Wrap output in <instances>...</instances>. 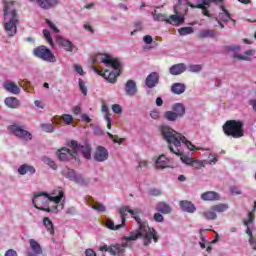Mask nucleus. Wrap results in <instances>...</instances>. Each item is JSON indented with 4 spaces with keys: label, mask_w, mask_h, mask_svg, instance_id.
Wrapping results in <instances>:
<instances>
[{
    "label": "nucleus",
    "mask_w": 256,
    "mask_h": 256,
    "mask_svg": "<svg viewBox=\"0 0 256 256\" xmlns=\"http://www.w3.org/2000/svg\"><path fill=\"white\" fill-rule=\"evenodd\" d=\"M130 213L131 217L135 219L136 223H138V229L135 232H131L129 236L124 237V241L129 243V241H137V239H143V245L145 247H149L151 245V241L157 243L159 241V236L157 235V231L155 228L149 227L147 222L141 220L139 217V213L141 210L139 209H131L129 206H122L119 208V215L121 219V224L125 227V223L127 221V215Z\"/></svg>",
    "instance_id": "1"
},
{
    "label": "nucleus",
    "mask_w": 256,
    "mask_h": 256,
    "mask_svg": "<svg viewBox=\"0 0 256 256\" xmlns=\"http://www.w3.org/2000/svg\"><path fill=\"white\" fill-rule=\"evenodd\" d=\"M161 134L168 143V149L173 153V155L180 157V161L185 163V165H191V163H193V158L184 155V151L181 149V143H183L189 151H195L199 148L195 147V145H193L191 141L187 140L183 134L178 133L170 127L163 126L161 128Z\"/></svg>",
    "instance_id": "2"
},
{
    "label": "nucleus",
    "mask_w": 256,
    "mask_h": 256,
    "mask_svg": "<svg viewBox=\"0 0 256 256\" xmlns=\"http://www.w3.org/2000/svg\"><path fill=\"white\" fill-rule=\"evenodd\" d=\"M14 1L4 0V19L9 21L4 23V29L8 37H15L17 35V25L19 18L17 17V10L13 8Z\"/></svg>",
    "instance_id": "3"
},
{
    "label": "nucleus",
    "mask_w": 256,
    "mask_h": 256,
    "mask_svg": "<svg viewBox=\"0 0 256 256\" xmlns=\"http://www.w3.org/2000/svg\"><path fill=\"white\" fill-rule=\"evenodd\" d=\"M102 63H104L105 65H110V67H112V69H114V71H109V70H99L97 69V67L92 66V70L94 71V73H97V75H100V77H104V79H106V81H108V83H117V77H119V75H121V62H119L118 59H114L109 55H106L103 60Z\"/></svg>",
    "instance_id": "4"
},
{
    "label": "nucleus",
    "mask_w": 256,
    "mask_h": 256,
    "mask_svg": "<svg viewBox=\"0 0 256 256\" xmlns=\"http://www.w3.org/2000/svg\"><path fill=\"white\" fill-rule=\"evenodd\" d=\"M63 197H65V193L61 190L57 196H49L47 193H39L34 196L32 203L35 209H39V211H46V213H51L53 209L47 207V203H49V201H53L56 205H58V203H61V199H63Z\"/></svg>",
    "instance_id": "5"
},
{
    "label": "nucleus",
    "mask_w": 256,
    "mask_h": 256,
    "mask_svg": "<svg viewBox=\"0 0 256 256\" xmlns=\"http://www.w3.org/2000/svg\"><path fill=\"white\" fill-rule=\"evenodd\" d=\"M243 127H245V123L241 120H228L223 124L222 131L226 137L241 139L245 135Z\"/></svg>",
    "instance_id": "6"
},
{
    "label": "nucleus",
    "mask_w": 256,
    "mask_h": 256,
    "mask_svg": "<svg viewBox=\"0 0 256 256\" xmlns=\"http://www.w3.org/2000/svg\"><path fill=\"white\" fill-rule=\"evenodd\" d=\"M68 147H70V149L63 147L56 152L60 161H71V159H75V155L79 153V142L72 140L68 144Z\"/></svg>",
    "instance_id": "7"
},
{
    "label": "nucleus",
    "mask_w": 256,
    "mask_h": 256,
    "mask_svg": "<svg viewBox=\"0 0 256 256\" xmlns=\"http://www.w3.org/2000/svg\"><path fill=\"white\" fill-rule=\"evenodd\" d=\"M33 55L34 57H38V59H42V61H47L48 63H55L57 61L53 52L44 45L34 48Z\"/></svg>",
    "instance_id": "8"
},
{
    "label": "nucleus",
    "mask_w": 256,
    "mask_h": 256,
    "mask_svg": "<svg viewBox=\"0 0 256 256\" xmlns=\"http://www.w3.org/2000/svg\"><path fill=\"white\" fill-rule=\"evenodd\" d=\"M8 130H10L15 137H18V139H24L25 141H31L32 135L29 131L25 130L23 126H19L17 124H13L8 126Z\"/></svg>",
    "instance_id": "9"
},
{
    "label": "nucleus",
    "mask_w": 256,
    "mask_h": 256,
    "mask_svg": "<svg viewBox=\"0 0 256 256\" xmlns=\"http://www.w3.org/2000/svg\"><path fill=\"white\" fill-rule=\"evenodd\" d=\"M213 2H215V0H200L196 5L190 2H188V5L191 9H202V14L205 15V17H211L207 6L209 7Z\"/></svg>",
    "instance_id": "10"
},
{
    "label": "nucleus",
    "mask_w": 256,
    "mask_h": 256,
    "mask_svg": "<svg viewBox=\"0 0 256 256\" xmlns=\"http://www.w3.org/2000/svg\"><path fill=\"white\" fill-rule=\"evenodd\" d=\"M94 159L95 161H98V163H103V161H107V159H109V151H107V148L103 146L96 147Z\"/></svg>",
    "instance_id": "11"
},
{
    "label": "nucleus",
    "mask_w": 256,
    "mask_h": 256,
    "mask_svg": "<svg viewBox=\"0 0 256 256\" xmlns=\"http://www.w3.org/2000/svg\"><path fill=\"white\" fill-rule=\"evenodd\" d=\"M56 43L60 45V47H63V49L68 53H73V50L75 49L73 42L63 36H56Z\"/></svg>",
    "instance_id": "12"
},
{
    "label": "nucleus",
    "mask_w": 256,
    "mask_h": 256,
    "mask_svg": "<svg viewBox=\"0 0 256 256\" xmlns=\"http://www.w3.org/2000/svg\"><path fill=\"white\" fill-rule=\"evenodd\" d=\"M29 245L32 252L31 251L26 252L27 256L43 255V249L41 248V245L39 244V242H37L35 239H30Z\"/></svg>",
    "instance_id": "13"
},
{
    "label": "nucleus",
    "mask_w": 256,
    "mask_h": 256,
    "mask_svg": "<svg viewBox=\"0 0 256 256\" xmlns=\"http://www.w3.org/2000/svg\"><path fill=\"white\" fill-rule=\"evenodd\" d=\"M31 3H37L41 9H53L59 5V0H29Z\"/></svg>",
    "instance_id": "14"
},
{
    "label": "nucleus",
    "mask_w": 256,
    "mask_h": 256,
    "mask_svg": "<svg viewBox=\"0 0 256 256\" xmlns=\"http://www.w3.org/2000/svg\"><path fill=\"white\" fill-rule=\"evenodd\" d=\"M145 85L148 89H153V87H157L159 85V73L152 72L150 73L145 80Z\"/></svg>",
    "instance_id": "15"
},
{
    "label": "nucleus",
    "mask_w": 256,
    "mask_h": 256,
    "mask_svg": "<svg viewBox=\"0 0 256 256\" xmlns=\"http://www.w3.org/2000/svg\"><path fill=\"white\" fill-rule=\"evenodd\" d=\"M220 9L222 12L218 15V20L222 21L223 23H227L228 21H232L233 25H235V20L231 18V13H229V10L225 8V5H220Z\"/></svg>",
    "instance_id": "16"
},
{
    "label": "nucleus",
    "mask_w": 256,
    "mask_h": 256,
    "mask_svg": "<svg viewBox=\"0 0 256 256\" xmlns=\"http://www.w3.org/2000/svg\"><path fill=\"white\" fill-rule=\"evenodd\" d=\"M174 11L176 14L170 15L169 18H167L166 23H169L170 25H182V23H185V18L179 16L177 9L174 8Z\"/></svg>",
    "instance_id": "17"
},
{
    "label": "nucleus",
    "mask_w": 256,
    "mask_h": 256,
    "mask_svg": "<svg viewBox=\"0 0 256 256\" xmlns=\"http://www.w3.org/2000/svg\"><path fill=\"white\" fill-rule=\"evenodd\" d=\"M125 91L129 97L137 95V83L133 80H128L125 84Z\"/></svg>",
    "instance_id": "18"
},
{
    "label": "nucleus",
    "mask_w": 256,
    "mask_h": 256,
    "mask_svg": "<svg viewBox=\"0 0 256 256\" xmlns=\"http://www.w3.org/2000/svg\"><path fill=\"white\" fill-rule=\"evenodd\" d=\"M256 51L255 49H250L244 52V55L242 54H234L233 58L238 59L239 61H253V55H255Z\"/></svg>",
    "instance_id": "19"
},
{
    "label": "nucleus",
    "mask_w": 256,
    "mask_h": 256,
    "mask_svg": "<svg viewBox=\"0 0 256 256\" xmlns=\"http://www.w3.org/2000/svg\"><path fill=\"white\" fill-rule=\"evenodd\" d=\"M185 71H187V65L184 63L174 64L169 69V72L174 76L181 75Z\"/></svg>",
    "instance_id": "20"
},
{
    "label": "nucleus",
    "mask_w": 256,
    "mask_h": 256,
    "mask_svg": "<svg viewBox=\"0 0 256 256\" xmlns=\"http://www.w3.org/2000/svg\"><path fill=\"white\" fill-rule=\"evenodd\" d=\"M170 163L171 160H169V158H166L165 155H161L156 159V169H167V167H171Z\"/></svg>",
    "instance_id": "21"
},
{
    "label": "nucleus",
    "mask_w": 256,
    "mask_h": 256,
    "mask_svg": "<svg viewBox=\"0 0 256 256\" xmlns=\"http://www.w3.org/2000/svg\"><path fill=\"white\" fill-rule=\"evenodd\" d=\"M221 196L215 191H207L201 194L202 201H219Z\"/></svg>",
    "instance_id": "22"
},
{
    "label": "nucleus",
    "mask_w": 256,
    "mask_h": 256,
    "mask_svg": "<svg viewBox=\"0 0 256 256\" xmlns=\"http://www.w3.org/2000/svg\"><path fill=\"white\" fill-rule=\"evenodd\" d=\"M3 87L8 93H12V95H19L21 93V88L15 82H4Z\"/></svg>",
    "instance_id": "23"
},
{
    "label": "nucleus",
    "mask_w": 256,
    "mask_h": 256,
    "mask_svg": "<svg viewBox=\"0 0 256 256\" xmlns=\"http://www.w3.org/2000/svg\"><path fill=\"white\" fill-rule=\"evenodd\" d=\"M110 254L113 256H125V246L121 244L111 245Z\"/></svg>",
    "instance_id": "24"
},
{
    "label": "nucleus",
    "mask_w": 256,
    "mask_h": 256,
    "mask_svg": "<svg viewBox=\"0 0 256 256\" xmlns=\"http://www.w3.org/2000/svg\"><path fill=\"white\" fill-rule=\"evenodd\" d=\"M180 207L182 211H185L186 213H195L196 209L195 205L191 203V201L182 200L180 201Z\"/></svg>",
    "instance_id": "25"
},
{
    "label": "nucleus",
    "mask_w": 256,
    "mask_h": 256,
    "mask_svg": "<svg viewBox=\"0 0 256 256\" xmlns=\"http://www.w3.org/2000/svg\"><path fill=\"white\" fill-rule=\"evenodd\" d=\"M78 151H81L82 155H83V158L84 159H91V152H92V148H91V145L89 144H84V145H81V144H78Z\"/></svg>",
    "instance_id": "26"
},
{
    "label": "nucleus",
    "mask_w": 256,
    "mask_h": 256,
    "mask_svg": "<svg viewBox=\"0 0 256 256\" xmlns=\"http://www.w3.org/2000/svg\"><path fill=\"white\" fill-rule=\"evenodd\" d=\"M35 171V167L29 164H23L18 168L19 175H27V173L30 175H35Z\"/></svg>",
    "instance_id": "27"
},
{
    "label": "nucleus",
    "mask_w": 256,
    "mask_h": 256,
    "mask_svg": "<svg viewBox=\"0 0 256 256\" xmlns=\"http://www.w3.org/2000/svg\"><path fill=\"white\" fill-rule=\"evenodd\" d=\"M64 175L67 179H70V181H75V183H79V181L82 179L80 175L75 173V170L69 168L64 170Z\"/></svg>",
    "instance_id": "28"
},
{
    "label": "nucleus",
    "mask_w": 256,
    "mask_h": 256,
    "mask_svg": "<svg viewBox=\"0 0 256 256\" xmlns=\"http://www.w3.org/2000/svg\"><path fill=\"white\" fill-rule=\"evenodd\" d=\"M217 37V32H215V30H200L198 33V39H207V38H215Z\"/></svg>",
    "instance_id": "29"
},
{
    "label": "nucleus",
    "mask_w": 256,
    "mask_h": 256,
    "mask_svg": "<svg viewBox=\"0 0 256 256\" xmlns=\"http://www.w3.org/2000/svg\"><path fill=\"white\" fill-rule=\"evenodd\" d=\"M255 221V213L254 212H249L248 213V220L244 221L247 235H249L250 239H253V232L251 231V228H249V224L253 223Z\"/></svg>",
    "instance_id": "30"
},
{
    "label": "nucleus",
    "mask_w": 256,
    "mask_h": 256,
    "mask_svg": "<svg viewBox=\"0 0 256 256\" xmlns=\"http://www.w3.org/2000/svg\"><path fill=\"white\" fill-rule=\"evenodd\" d=\"M5 105L9 107V109H18L21 105L19 99L15 97H7L4 101Z\"/></svg>",
    "instance_id": "31"
},
{
    "label": "nucleus",
    "mask_w": 256,
    "mask_h": 256,
    "mask_svg": "<svg viewBox=\"0 0 256 256\" xmlns=\"http://www.w3.org/2000/svg\"><path fill=\"white\" fill-rule=\"evenodd\" d=\"M156 211H158V213H163L164 215H167L171 213V206H169V204L165 202H159L156 206Z\"/></svg>",
    "instance_id": "32"
},
{
    "label": "nucleus",
    "mask_w": 256,
    "mask_h": 256,
    "mask_svg": "<svg viewBox=\"0 0 256 256\" xmlns=\"http://www.w3.org/2000/svg\"><path fill=\"white\" fill-rule=\"evenodd\" d=\"M105 227H107V229H110V231H119V229H123V224H116L115 222H113V220H111L110 218H107L105 220Z\"/></svg>",
    "instance_id": "33"
},
{
    "label": "nucleus",
    "mask_w": 256,
    "mask_h": 256,
    "mask_svg": "<svg viewBox=\"0 0 256 256\" xmlns=\"http://www.w3.org/2000/svg\"><path fill=\"white\" fill-rule=\"evenodd\" d=\"M185 89L186 87L183 83H174L171 87V91L174 93V95H181L185 93Z\"/></svg>",
    "instance_id": "34"
},
{
    "label": "nucleus",
    "mask_w": 256,
    "mask_h": 256,
    "mask_svg": "<svg viewBox=\"0 0 256 256\" xmlns=\"http://www.w3.org/2000/svg\"><path fill=\"white\" fill-rule=\"evenodd\" d=\"M43 223L47 229V232L50 233V235H55V226L53 225V221H51L49 217H44Z\"/></svg>",
    "instance_id": "35"
},
{
    "label": "nucleus",
    "mask_w": 256,
    "mask_h": 256,
    "mask_svg": "<svg viewBox=\"0 0 256 256\" xmlns=\"http://www.w3.org/2000/svg\"><path fill=\"white\" fill-rule=\"evenodd\" d=\"M212 211L215 213H225L229 209V205L225 203H219L211 206Z\"/></svg>",
    "instance_id": "36"
},
{
    "label": "nucleus",
    "mask_w": 256,
    "mask_h": 256,
    "mask_svg": "<svg viewBox=\"0 0 256 256\" xmlns=\"http://www.w3.org/2000/svg\"><path fill=\"white\" fill-rule=\"evenodd\" d=\"M172 111H174L178 117H183V115H185V106L181 103H176L172 107Z\"/></svg>",
    "instance_id": "37"
},
{
    "label": "nucleus",
    "mask_w": 256,
    "mask_h": 256,
    "mask_svg": "<svg viewBox=\"0 0 256 256\" xmlns=\"http://www.w3.org/2000/svg\"><path fill=\"white\" fill-rule=\"evenodd\" d=\"M203 217H205L207 221H215V219H217V213L210 207L209 210L203 212Z\"/></svg>",
    "instance_id": "38"
},
{
    "label": "nucleus",
    "mask_w": 256,
    "mask_h": 256,
    "mask_svg": "<svg viewBox=\"0 0 256 256\" xmlns=\"http://www.w3.org/2000/svg\"><path fill=\"white\" fill-rule=\"evenodd\" d=\"M151 15L154 18V21H165L167 23V15L162 14V13H158L157 14V10H154Z\"/></svg>",
    "instance_id": "39"
},
{
    "label": "nucleus",
    "mask_w": 256,
    "mask_h": 256,
    "mask_svg": "<svg viewBox=\"0 0 256 256\" xmlns=\"http://www.w3.org/2000/svg\"><path fill=\"white\" fill-rule=\"evenodd\" d=\"M164 117L167 119V121H177L179 116L174 111H166L164 113Z\"/></svg>",
    "instance_id": "40"
},
{
    "label": "nucleus",
    "mask_w": 256,
    "mask_h": 256,
    "mask_svg": "<svg viewBox=\"0 0 256 256\" xmlns=\"http://www.w3.org/2000/svg\"><path fill=\"white\" fill-rule=\"evenodd\" d=\"M42 161L43 163H45V165H49L54 171L57 170V164L51 158L44 156L42 158Z\"/></svg>",
    "instance_id": "41"
},
{
    "label": "nucleus",
    "mask_w": 256,
    "mask_h": 256,
    "mask_svg": "<svg viewBox=\"0 0 256 256\" xmlns=\"http://www.w3.org/2000/svg\"><path fill=\"white\" fill-rule=\"evenodd\" d=\"M43 37L44 39H46L47 43H49V45L51 47H53V45H55V43L53 42V37H51V32H49V30L44 29L43 30Z\"/></svg>",
    "instance_id": "42"
},
{
    "label": "nucleus",
    "mask_w": 256,
    "mask_h": 256,
    "mask_svg": "<svg viewBox=\"0 0 256 256\" xmlns=\"http://www.w3.org/2000/svg\"><path fill=\"white\" fill-rule=\"evenodd\" d=\"M40 127L45 133H54L55 131V125L53 124H41Z\"/></svg>",
    "instance_id": "43"
},
{
    "label": "nucleus",
    "mask_w": 256,
    "mask_h": 256,
    "mask_svg": "<svg viewBox=\"0 0 256 256\" xmlns=\"http://www.w3.org/2000/svg\"><path fill=\"white\" fill-rule=\"evenodd\" d=\"M179 35L185 36V35H191V33H194L193 27H182L178 30Z\"/></svg>",
    "instance_id": "44"
},
{
    "label": "nucleus",
    "mask_w": 256,
    "mask_h": 256,
    "mask_svg": "<svg viewBox=\"0 0 256 256\" xmlns=\"http://www.w3.org/2000/svg\"><path fill=\"white\" fill-rule=\"evenodd\" d=\"M60 121H64L66 125H71L73 123V116L71 114H63L60 117Z\"/></svg>",
    "instance_id": "45"
},
{
    "label": "nucleus",
    "mask_w": 256,
    "mask_h": 256,
    "mask_svg": "<svg viewBox=\"0 0 256 256\" xmlns=\"http://www.w3.org/2000/svg\"><path fill=\"white\" fill-rule=\"evenodd\" d=\"M201 69H203V67L198 64H191L188 66V70L190 71V73H199Z\"/></svg>",
    "instance_id": "46"
},
{
    "label": "nucleus",
    "mask_w": 256,
    "mask_h": 256,
    "mask_svg": "<svg viewBox=\"0 0 256 256\" xmlns=\"http://www.w3.org/2000/svg\"><path fill=\"white\" fill-rule=\"evenodd\" d=\"M107 135L114 143H123L125 141V139L119 138V136L113 135L110 132H107Z\"/></svg>",
    "instance_id": "47"
},
{
    "label": "nucleus",
    "mask_w": 256,
    "mask_h": 256,
    "mask_svg": "<svg viewBox=\"0 0 256 256\" xmlns=\"http://www.w3.org/2000/svg\"><path fill=\"white\" fill-rule=\"evenodd\" d=\"M46 24L54 33H59V28L49 19H45Z\"/></svg>",
    "instance_id": "48"
},
{
    "label": "nucleus",
    "mask_w": 256,
    "mask_h": 256,
    "mask_svg": "<svg viewBox=\"0 0 256 256\" xmlns=\"http://www.w3.org/2000/svg\"><path fill=\"white\" fill-rule=\"evenodd\" d=\"M79 89L82 95H87V86H85L83 79H79Z\"/></svg>",
    "instance_id": "49"
},
{
    "label": "nucleus",
    "mask_w": 256,
    "mask_h": 256,
    "mask_svg": "<svg viewBox=\"0 0 256 256\" xmlns=\"http://www.w3.org/2000/svg\"><path fill=\"white\" fill-rule=\"evenodd\" d=\"M92 208L95 211H98L99 213H104L105 211V205L101 204V203H96L92 206Z\"/></svg>",
    "instance_id": "50"
},
{
    "label": "nucleus",
    "mask_w": 256,
    "mask_h": 256,
    "mask_svg": "<svg viewBox=\"0 0 256 256\" xmlns=\"http://www.w3.org/2000/svg\"><path fill=\"white\" fill-rule=\"evenodd\" d=\"M191 167H194V169H201L203 167V162L199 160H192V163L190 164Z\"/></svg>",
    "instance_id": "51"
},
{
    "label": "nucleus",
    "mask_w": 256,
    "mask_h": 256,
    "mask_svg": "<svg viewBox=\"0 0 256 256\" xmlns=\"http://www.w3.org/2000/svg\"><path fill=\"white\" fill-rule=\"evenodd\" d=\"M112 111L117 114L123 113V108H121V105L119 104H114L112 105Z\"/></svg>",
    "instance_id": "52"
},
{
    "label": "nucleus",
    "mask_w": 256,
    "mask_h": 256,
    "mask_svg": "<svg viewBox=\"0 0 256 256\" xmlns=\"http://www.w3.org/2000/svg\"><path fill=\"white\" fill-rule=\"evenodd\" d=\"M150 195H152L153 197H159L160 195H162V192L157 188H153L150 190Z\"/></svg>",
    "instance_id": "53"
},
{
    "label": "nucleus",
    "mask_w": 256,
    "mask_h": 256,
    "mask_svg": "<svg viewBox=\"0 0 256 256\" xmlns=\"http://www.w3.org/2000/svg\"><path fill=\"white\" fill-rule=\"evenodd\" d=\"M163 215H161V213H155L154 214V221H156V223H163Z\"/></svg>",
    "instance_id": "54"
},
{
    "label": "nucleus",
    "mask_w": 256,
    "mask_h": 256,
    "mask_svg": "<svg viewBox=\"0 0 256 256\" xmlns=\"http://www.w3.org/2000/svg\"><path fill=\"white\" fill-rule=\"evenodd\" d=\"M230 191L233 195H241L243 192H241V189H239L238 187L236 186H232L230 188Z\"/></svg>",
    "instance_id": "55"
},
{
    "label": "nucleus",
    "mask_w": 256,
    "mask_h": 256,
    "mask_svg": "<svg viewBox=\"0 0 256 256\" xmlns=\"http://www.w3.org/2000/svg\"><path fill=\"white\" fill-rule=\"evenodd\" d=\"M143 41L146 45H151V43H153V37H151V35H146L144 36Z\"/></svg>",
    "instance_id": "56"
},
{
    "label": "nucleus",
    "mask_w": 256,
    "mask_h": 256,
    "mask_svg": "<svg viewBox=\"0 0 256 256\" xmlns=\"http://www.w3.org/2000/svg\"><path fill=\"white\" fill-rule=\"evenodd\" d=\"M84 29L86 30V31H89L90 33H95V30L93 29V27L91 26V24H89V23H85L84 24Z\"/></svg>",
    "instance_id": "57"
},
{
    "label": "nucleus",
    "mask_w": 256,
    "mask_h": 256,
    "mask_svg": "<svg viewBox=\"0 0 256 256\" xmlns=\"http://www.w3.org/2000/svg\"><path fill=\"white\" fill-rule=\"evenodd\" d=\"M85 255L86 256H97V253H95V250H93V249H86Z\"/></svg>",
    "instance_id": "58"
},
{
    "label": "nucleus",
    "mask_w": 256,
    "mask_h": 256,
    "mask_svg": "<svg viewBox=\"0 0 256 256\" xmlns=\"http://www.w3.org/2000/svg\"><path fill=\"white\" fill-rule=\"evenodd\" d=\"M228 51H241V46L239 45L228 46Z\"/></svg>",
    "instance_id": "59"
},
{
    "label": "nucleus",
    "mask_w": 256,
    "mask_h": 256,
    "mask_svg": "<svg viewBox=\"0 0 256 256\" xmlns=\"http://www.w3.org/2000/svg\"><path fill=\"white\" fill-rule=\"evenodd\" d=\"M75 72L79 75H83V68L80 65H74Z\"/></svg>",
    "instance_id": "60"
},
{
    "label": "nucleus",
    "mask_w": 256,
    "mask_h": 256,
    "mask_svg": "<svg viewBox=\"0 0 256 256\" xmlns=\"http://www.w3.org/2000/svg\"><path fill=\"white\" fill-rule=\"evenodd\" d=\"M249 243H250V246L252 247V249L254 251H256V239L255 238H250Z\"/></svg>",
    "instance_id": "61"
},
{
    "label": "nucleus",
    "mask_w": 256,
    "mask_h": 256,
    "mask_svg": "<svg viewBox=\"0 0 256 256\" xmlns=\"http://www.w3.org/2000/svg\"><path fill=\"white\" fill-rule=\"evenodd\" d=\"M5 256H17V252L13 249L6 251Z\"/></svg>",
    "instance_id": "62"
},
{
    "label": "nucleus",
    "mask_w": 256,
    "mask_h": 256,
    "mask_svg": "<svg viewBox=\"0 0 256 256\" xmlns=\"http://www.w3.org/2000/svg\"><path fill=\"white\" fill-rule=\"evenodd\" d=\"M148 162L147 160H142L139 162L138 169H143V167H147Z\"/></svg>",
    "instance_id": "63"
},
{
    "label": "nucleus",
    "mask_w": 256,
    "mask_h": 256,
    "mask_svg": "<svg viewBox=\"0 0 256 256\" xmlns=\"http://www.w3.org/2000/svg\"><path fill=\"white\" fill-rule=\"evenodd\" d=\"M249 105H251L253 111H255L256 113V100L255 99L249 100Z\"/></svg>",
    "instance_id": "64"
}]
</instances>
